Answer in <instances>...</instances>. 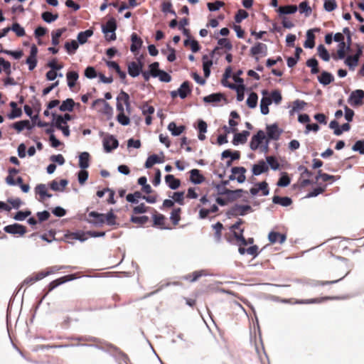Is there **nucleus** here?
<instances>
[{"mask_svg": "<svg viewBox=\"0 0 364 364\" xmlns=\"http://www.w3.org/2000/svg\"><path fill=\"white\" fill-rule=\"evenodd\" d=\"M178 95L181 99H185L188 94L191 92L190 82L188 81L183 82L178 88Z\"/></svg>", "mask_w": 364, "mask_h": 364, "instance_id": "nucleus-29", "label": "nucleus"}, {"mask_svg": "<svg viewBox=\"0 0 364 364\" xmlns=\"http://www.w3.org/2000/svg\"><path fill=\"white\" fill-rule=\"evenodd\" d=\"M232 174L229 176L231 181L237 180L238 183H242L246 180L245 173L247 169L243 166H235L231 169Z\"/></svg>", "mask_w": 364, "mask_h": 364, "instance_id": "nucleus-3", "label": "nucleus"}, {"mask_svg": "<svg viewBox=\"0 0 364 364\" xmlns=\"http://www.w3.org/2000/svg\"><path fill=\"white\" fill-rule=\"evenodd\" d=\"M291 179L287 173H283L277 185L279 187H286L289 185Z\"/></svg>", "mask_w": 364, "mask_h": 364, "instance_id": "nucleus-57", "label": "nucleus"}, {"mask_svg": "<svg viewBox=\"0 0 364 364\" xmlns=\"http://www.w3.org/2000/svg\"><path fill=\"white\" fill-rule=\"evenodd\" d=\"M88 215L90 218H93V220H88L90 223H92L94 225H102L105 223V214L92 211L89 213Z\"/></svg>", "mask_w": 364, "mask_h": 364, "instance_id": "nucleus-18", "label": "nucleus"}, {"mask_svg": "<svg viewBox=\"0 0 364 364\" xmlns=\"http://www.w3.org/2000/svg\"><path fill=\"white\" fill-rule=\"evenodd\" d=\"M267 133L268 138L273 140H277L281 134V132L275 124L267 127Z\"/></svg>", "mask_w": 364, "mask_h": 364, "instance_id": "nucleus-20", "label": "nucleus"}, {"mask_svg": "<svg viewBox=\"0 0 364 364\" xmlns=\"http://www.w3.org/2000/svg\"><path fill=\"white\" fill-rule=\"evenodd\" d=\"M37 53L38 48L36 45H33L31 48L30 55L26 59V63L28 65V70H33L37 65Z\"/></svg>", "mask_w": 364, "mask_h": 364, "instance_id": "nucleus-11", "label": "nucleus"}, {"mask_svg": "<svg viewBox=\"0 0 364 364\" xmlns=\"http://www.w3.org/2000/svg\"><path fill=\"white\" fill-rule=\"evenodd\" d=\"M348 102L353 106H360L364 104V91L356 90L353 91L348 98Z\"/></svg>", "mask_w": 364, "mask_h": 364, "instance_id": "nucleus-5", "label": "nucleus"}, {"mask_svg": "<svg viewBox=\"0 0 364 364\" xmlns=\"http://www.w3.org/2000/svg\"><path fill=\"white\" fill-rule=\"evenodd\" d=\"M250 55L259 60L258 55L266 56L267 55V46L263 43L258 42L250 49Z\"/></svg>", "mask_w": 364, "mask_h": 364, "instance_id": "nucleus-7", "label": "nucleus"}, {"mask_svg": "<svg viewBox=\"0 0 364 364\" xmlns=\"http://www.w3.org/2000/svg\"><path fill=\"white\" fill-rule=\"evenodd\" d=\"M213 65V61L208 59L207 55L203 56V69L205 77H208L210 74V67Z\"/></svg>", "mask_w": 364, "mask_h": 364, "instance_id": "nucleus-36", "label": "nucleus"}, {"mask_svg": "<svg viewBox=\"0 0 364 364\" xmlns=\"http://www.w3.org/2000/svg\"><path fill=\"white\" fill-rule=\"evenodd\" d=\"M346 43H339L336 55H333L334 60L343 59L346 57Z\"/></svg>", "mask_w": 364, "mask_h": 364, "instance_id": "nucleus-50", "label": "nucleus"}, {"mask_svg": "<svg viewBox=\"0 0 364 364\" xmlns=\"http://www.w3.org/2000/svg\"><path fill=\"white\" fill-rule=\"evenodd\" d=\"M306 65L311 68V73L312 74H317L319 72L318 63L316 59L311 58L306 61Z\"/></svg>", "mask_w": 364, "mask_h": 364, "instance_id": "nucleus-53", "label": "nucleus"}, {"mask_svg": "<svg viewBox=\"0 0 364 364\" xmlns=\"http://www.w3.org/2000/svg\"><path fill=\"white\" fill-rule=\"evenodd\" d=\"M206 275L204 270L196 271L187 275L186 279L190 282H193L197 281L200 277Z\"/></svg>", "mask_w": 364, "mask_h": 364, "instance_id": "nucleus-56", "label": "nucleus"}, {"mask_svg": "<svg viewBox=\"0 0 364 364\" xmlns=\"http://www.w3.org/2000/svg\"><path fill=\"white\" fill-rule=\"evenodd\" d=\"M319 82L323 85H329L334 80L333 76L326 71L321 73V75L318 77Z\"/></svg>", "mask_w": 364, "mask_h": 364, "instance_id": "nucleus-32", "label": "nucleus"}, {"mask_svg": "<svg viewBox=\"0 0 364 364\" xmlns=\"http://www.w3.org/2000/svg\"><path fill=\"white\" fill-rule=\"evenodd\" d=\"M250 136L249 131H242L241 133H236L234 136L232 143L235 145H237L239 144H245L247 137Z\"/></svg>", "mask_w": 364, "mask_h": 364, "instance_id": "nucleus-24", "label": "nucleus"}, {"mask_svg": "<svg viewBox=\"0 0 364 364\" xmlns=\"http://www.w3.org/2000/svg\"><path fill=\"white\" fill-rule=\"evenodd\" d=\"M117 102L124 104V105L127 106V107H129L130 106L129 96L127 92H125L123 90H122L119 95L117 96Z\"/></svg>", "mask_w": 364, "mask_h": 364, "instance_id": "nucleus-47", "label": "nucleus"}, {"mask_svg": "<svg viewBox=\"0 0 364 364\" xmlns=\"http://www.w3.org/2000/svg\"><path fill=\"white\" fill-rule=\"evenodd\" d=\"M43 279V276L41 274V272H38L35 274H33L30 277H26L23 282H22V286L23 285H27V286H29V285H32L33 284H34L35 282H36L37 281H39L41 279Z\"/></svg>", "mask_w": 364, "mask_h": 364, "instance_id": "nucleus-35", "label": "nucleus"}, {"mask_svg": "<svg viewBox=\"0 0 364 364\" xmlns=\"http://www.w3.org/2000/svg\"><path fill=\"white\" fill-rule=\"evenodd\" d=\"M190 181L195 184H200L205 181V177L198 169L195 168L190 171Z\"/></svg>", "mask_w": 364, "mask_h": 364, "instance_id": "nucleus-23", "label": "nucleus"}, {"mask_svg": "<svg viewBox=\"0 0 364 364\" xmlns=\"http://www.w3.org/2000/svg\"><path fill=\"white\" fill-rule=\"evenodd\" d=\"M165 181L168 187L173 190L177 189L181 185L180 180L176 178L173 175L171 174L166 175L165 176Z\"/></svg>", "mask_w": 364, "mask_h": 364, "instance_id": "nucleus-28", "label": "nucleus"}, {"mask_svg": "<svg viewBox=\"0 0 364 364\" xmlns=\"http://www.w3.org/2000/svg\"><path fill=\"white\" fill-rule=\"evenodd\" d=\"M10 28L14 32H15L16 36H18V37H22V36H25V34H26L24 28L23 27H21L20 26V24L18 23H14L12 25V27Z\"/></svg>", "mask_w": 364, "mask_h": 364, "instance_id": "nucleus-60", "label": "nucleus"}, {"mask_svg": "<svg viewBox=\"0 0 364 364\" xmlns=\"http://www.w3.org/2000/svg\"><path fill=\"white\" fill-rule=\"evenodd\" d=\"M93 107H100L98 109L99 112H102L107 117V118H110L112 115V107L109 105L108 102H107L103 99H97L95 100L92 103Z\"/></svg>", "mask_w": 364, "mask_h": 364, "instance_id": "nucleus-2", "label": "nucleus"}, {"mask_svg": "<svg viewBox=\"0 0 364 364\" xmlns=\"http://www.w3.org/2000/svg\"><path fill=\"white\" fill-rule=\"evenodd\" d=\"M314 39H315V36L313 33L312 30H309L306 33V40L304 44V47L313 48L315 46Z\"/></svg>", "mask_w": 364, "mask_h": 364, "instance_id": "nucleus-43", "label": "nucleus"}, {"mask_svg": "<svg viewBox=\"0 0 364 364\" xmlns=\"http://www.w3.org/2000/svg\"><path fill=\"white\" fill-rule=\"evenodd\" d=\"M258 96L256 92H251L247 99V105L250 108H255L257 105Z\"/></svg>", "mask_w": 364, "mask_h": 364, "instance_id": "nucleus-52", "label": "nucleus"}, {"mask_svg": "<svg viewBox=\"0 0 364 364\" xmlns=\"http://www.w3.org/2000/svg\"><path fill=\"white\" fill-rule=\"evenodd\" d=\"M119 145L117 139L112 135H107L103 139V146L106 152H110Z\"/></svg>", "mask_w": 364, "mask_h": 364, "instance_id": "nucleus-10", "label": "nucleus"}, {"mask_svg": "<svg viewBox=\"0 0 364 364\" xmlns=\"http://www.w3.org/2000/svg\"><path fill=\"white\" fill-rule=\"evenodd\" d=\"M2 70H4L7 75L11 73V63L5 60L4 58H0V73H1Z\"/></svg>", "mask_w": 364, "mask_h": 364, "instance_id": "nucleus-51", "label": "nucleus"}, {"mask_svg": "<svg viewBox=\"0 0 364 364\" xmlns=\"http://www.w3.org/2000/svg\"><path fill=\"white\" fill-rule=\"evenodd\" d=\"M185 126L177 127L176 124L171 122L168 125V129L171 132L173 136H179L185 130Z\"/></svg>", "mask_w": 364, "mask_h": 364, "instance_id": "nucleus-37", "label": "nucleus"}, {"mask_svg": "<svg viewBox=\"0 0 364 364\" xmlns=\"http://www.w3.org/2000/svg\"><path fill=\"white\" fill-rule=\"evenodd\" d=\"M153 226L156 227L159 229H171L169 227L166 226V217L161 214L158 213L155 209H153Z\"/></svg>", "mask_w": 364, "mask_h": 364, "instance_id": "nucleus-6", "label": "nucleus"}, {"mask_svg": "<svg viewBox=\"0 0 364 364\" xmlns=\"http://www.w3.org/2000/svg\"><path fill=\"white\" fill-rule=\"evenodd\" d=\"M78 47V43L75 40H73L70 42H66L65 43V48L69 54H74Z\"/></svg>", "mask_w": 364, "mask_h": 364, "instance_id": "nucleus-48", "label": "nucleus"}, {"mask_svg": "<svg viewBox=\"0 0 364 364\" xmlns=\"http://www.w3.org/2000/svg\"><path fill=\"white\" fill-rule=\"evenodd\" d=\"M66 31V28H59L55 31H53L51 36H52V44L54 46H57L60 43V38L61 37L62 34Z\"/></svg>", "mask_w": 364, "mask_h": 364, "instance_id": "nucleus-41", "label": "nucleus"}, {"mask_svg": "<svg viewBox=\"0 0 364 364\" xmlns=\"http://www.w3.org/2000/svg\"><path fill=\"white\" fill-rule=\"evenodd\" d=\"M68 85L72 89L75 87L76 82L79 77V75L76 71H69L66 74Z\"/></svg>", "mask_w": 364, "mask_h": 364, "instance_id": "nucleus-33", "label": "nucleus"}, {"mask_svg": "<svg viewBox=\"0 0 364 364\" xmlns=\"http://www.w3.org/2000/svg\"><path fill=\"white\" fill-rule=\"evenodd\" d=\"M272 202L275 204L281 205L284 207H287L291 205L292 200L289 197H280L278 196H274L272 198Z\"/></svg>", "mask_w": 364, "mask_h": 364, "instance_id": "nucleus-31", "label": "nucleus"}, {"mask_svg": "<svg viewBox=\"0 0 364 364\" xmlns=\"http://www.w3.org/2000/svg\"><path fill=\"white\" fill-rule=\"evenodd\" d=\"M173 198V200L174 202H176L181 205H184V192H175L173 193V196H171Z\"/></svg>", "mask_w": 364, "mask_h": 364, "instance_id": "nucleus-59", "label": "nucleus"}, {"mask_svg": "<svg viewBox=\"0 0 364 364\" xmlns=\"http://www.w3.org/2000/svg\"><path fill=\"white\" fill-rule=\"evenodd\" d=\"M93 35V31L91 29L86 30L85 31L80 32L77 35V41L80 44L87 42V38Z\"/></svg>", "mask_w": 364, "mask_h": 364, "instance_id": "nucleus-42", "label": "nucleus"}, {"mask_svg": "<svg viewBox=\"0 0 364 364\" xmlns=\"http://www.w3.org/2000/svg\"><path fill=\"white\" fill-rule=\"evenodd\" d=\"M252 210V208L249 205H233L227 213L229 217L230 216H238L245 215L249 211Z\"/></svg>", "mask_w": 364, "mask_h": 364, "instance_id": "nucleus-4", "label": "nucleus"}, {"mask_svg": "<svg viewBox=\"0 0 364 364\" xmlns=\"http://www.w3.org/2000/svg\"><path fill=\"white\" fill-rule=\"evenodd\" d=\"M222 100H225V97L222 93H213L203 97V102L205 103H217Z\"/></svg>", "mask_w": 364, "mask_h": 364, "instance_id": "nucleus-25", "label": "nucleus"}, {"mask_svg": "<svg viewBox=\"0 0 364 364\" xmlns=\"http://www.w3.org/2000/svg\"><path fill=\"white\" fill-rule=\"evenodd\" d=\"M225 5V3L221 1H215L214 2L208 3L207 6L210 11H215L219 10L221 7Z\"/></svg>", "mask_w": 364, "mask_h": 364, "instance_id": "nucleus-61", "label": "nucleus"}, {"mask_svg": "<svg viewBox=\"0 0 364 364\" xmlns=\"http://www.w3.org/2000/svg\"><path fill=\"white\" fill-rule=\"evenodd\" d=\"M336 267L337 269L343 270L341 277H340L339 278H338L336 279L331 280V281H316L315 284L317 286H325L327 284H336V283L338 282L339 281H341V279H343L345 277H346L350 271L348 269L347 260L346 259H343L341 260V262L339 263Z\"/></svg>", "mask_w": 364, "mask_h": 364, "instance_id": "nucleus-1", "label": "nucleus"}, {"mask_svg": "<svg viewBox=\"0 0 364 364\" xmlns=\"http://www.w3.org/2000/svg\"><path fill=\"white\" fill-rule=\"evenodd\" d=\"M132 44L130 50L132 53L138 51L142 46V40L137 36L136 33H133L131 36Z\"/></svg>", "mask_w": 364, "mask_h": 364, "instance_id": "nucleus-22", "label": "nucleus"}, {"mask_svg": "<svg viewBox=\"0 0 364 364\" xmlns=\"http://www.w3.org/2000/svg\"><path fill=\"white\" fill-rule=\"evenodd\" d=\"M117 216L113 213L112 210L105 214V223L108 225H114L117 224L116 222Z\"/></svg>", "mask_w": 364, "mask_h": 364, "instance_id": "nucleus-64", "label": "nucleus"}, {"mask_svg": "<svg viewBox=\"0 0 364 364\" xmlns=\"http://www.w3.org/2000/svg\"><path fill=\"white\" fill-rule=\"evenodd\" d=\"M36 194H38L42 198L45 197L50 198L51 194L47 193V188L45 184H38L35 188Z\"/></svg>", "mask_w": 364, "mask_h": 364, "instance_id": "nucleus-44", "label": "nucleus"}, {"mask_svg": "<svg viewBox=\"0 0 364 364\" xmlns=\"http://www.w3.org/2000/svg\"><path fill=\"white\" fill-rule=\"evenodd\" d=\"M161 160L160 159V158L157 155L153 154V155L149 156L147 158L144 166L146 168H150L155 164L161 163Z\"/></svg>", "mask_w": 364, "mask_h": 364, "instance_id": "nucleus-46", "label": "nucleus"}, {"mask_svg": "<svg viewBox=\"0 0 364 364\" xmlns=\"http://www.w3.org/2000/svg\"><path fill=\"white\" fill-rule=\"evenodd\" d=\"M227 87L235 90L237 92V100L239 102H241L244 99V92H245V85H237L235 84H226Z\"/></svg>", "mask_w": 364, "mask_h": 364, "instance_id": "nucleus-27", "label": "nucleus"}, {"mask_svg": "<svg viewBox=\"0 0 364 364\" xmlns=\"http://www.w3.org/2000/svg\"><path fill=\"white\" fill-rule=\"evenodd\" d=\"M76 277H75V274H68V275L62 277L60 278H58L55 280H53V282H51L49 284V285L48 287V291L46 292V294H48L50 291H53L55 288H56L59 285H60L65 282L73 280Z\"/></svg>", "mask_w": 364, "mask_h": 364, "instance_id": "nucleus-9", "label": "nucleus"}, {"mask_svg": "<svg viewBox=\"0 0 364 364\" xmlns=\"http://www.w3.org/2000/svg\"><path fill=\"white\" fill-rule=\"evenodd\" d=\"M244 229L242 228L240 230V232H234V237L237 240L238 245L246 246L248 244H252L254 242V239L250 237L246 240L243 236Z\"/></svg>", "mask_w": 364, "mask_h": 364, "instance_id": "nucleus-17", "label": "nucleus"}, {"mask_svg": "<svg viewBox=\"0 0 364 364\" xmlns=\"http://www.w3.org/2000/svg\"><path fill=\"white\" fill-rule=\"evenodd\" d=\"M298 9L296 5H287L279 7L277 11L279 14H294Z\"/></svg>", "mask_w": 364, "mask_h": 364, "instance_id": "nucleus-40", "label": "nucleus"}, {"mask_svg": "<svg viewBox=\"0 0 364 364\" xmlns=\"http://www.w3.org/2000/svg\"><path fill=\"white\" fill-rule=\"evenodd\" d=\"M317 50L320 58H321L324 61L329 60L330 55L323 45H319L317 48Z\"/></svg>", "mask_w": 364, "mask_h": 364, "instance_id": "nucleus-54", "label": "nucleus"}, {"mask_svg": "<svg viewBox=\"0 0 364 364\" xmlns=\"http://www.w3.org/2000/svg\"><path fill=\"white\" fill-rule=\"evenodd\" d=\"M262 191V196H267L269 194L268 184L266 181H262L257 183L254 187L251 188L250 191L253 196L257 195L259 191Z\"/></svg>", "mask_w": 364, "mask_h": 364, "instance_id": "nucleus-15", "label": "nucleus"}, {"mask_svg": "<svg viewBox=\"0 0 364 364\" xmlns=\"http://www.w3.org/2000/svg\"><path fill=\"white\" fill-rule=\"evenodd\" d=\"M149 218L146 215L143 216H132L130 221L133 223L143 225L149 221Z\"/></svg>", "mask_w": 364, "mask_h": 364, "instance_id": "nucleus-55", "label": "nucleus"}, {"mask_svg": "<svg viewBox=\"0 0 364 364\" xmlns=\"http://www.w3.org/2000/svg\"><path fill=\"white\" fill-rule=\"evenodd\" d=\"M268 238L271 243L279 242L282 244L285 242L287 237L284 234L272 231L269 233Z\"/></svg>", "mask_w": 364, "mask_h": 364, "instance_id": "nucleus-21", "label": "nucleus"}, {"mask_svg": "<svg viewBox=\"0 0 364 364\" xmlns=\"http://www.w3.org/2000/svg\"><path fill=\"white\" fill-rule=\"evenodd\" d=\"M161 11L164 13H171L173 15H176V12L172 9V4L170 1H164L161 4Z\"/></svg>", "mask_w": 364, "mask_h": 364, "instance_id": "nucleus-62", "label": "nucleus"}, {"mask_svg": "<svg viewBox=\"0 0 364 364\" xmlns=\"http://www.w3.org/2000/svg\"><path fill=\"white\" fill-rule=\"evenodd\" d=\"M323 7L327 11H333L337 8L336 0H325Z\"/></svg>", "mask_w": 364, "mask_h": 364, "instance_id": "nucleus-63", "label": "nucleus"}, {"mask_svg": "<svg viewBox=\"0 0 364 364\" xmlns=\"http://www.w3.org/2000/svg\"><path fill=\"white\" fill-rule=\"evenodd\" d=\"M68 183V181L66 179H61L60 182H58L56 180H53L50 183V188L55 191H63Z\"/></svg>", "mask_w": 364, "mask_h": 364, "instance_id": "nucleus-30", "label": "nucleus"}, {"mask_svg": "<svg viewBox=\"0 0 364 364\" xmlns=\"http://www.w3.org/2000/svg\"><path fill=\"white\" fill-rule=\"evenodd\" d=\"M142 68L143 63L141 60L138 63L132 61L128 65V73L133 77H137L141 72Z\"/></svg>", "mask_w": 364, "mask_h": 364, "instance_id": "nucleus-13", "label": "nucleus"}, {"mask_svg": "<svg viewBox=\"0 0 364 364\" xmlns=\"http://www.w3.org/2000/svg\"><path fill=\"white\" fill-rule=\"evenodd\" d=\"M117 21L114 17H111L107 21L105 25L102 26V32L105 34L109 33H114L117 30Z\"/></svg>", "mask_w": 364, "mask_h": 364, "instance_id": "nucleus-19", "label": "nucleus"}, {"mask_svg": "<svg viewBox=\"0 0 364 364\" xmlns=\"http://www.w3.org/2000/svg\"><path fill=\"white\" fill-rule=\"evenodd\" d=\"M75 106V102L73 99L68 98L64 100L60 105L59 109L62 112H72Z\"/></svg>", "mask_w": 364, "mask_h": 364, "instance_id": "nucleus-39", "label": "nucleus"}, {"mask_svg": "<svg viewBox=\"0 0 364 364\" xmlns=\"http://www.w3.org/2000/svg\"><path fill=\"white\" fill-rule=\"evenodd\" d=\"M41 17L44 21L47 23H51L58 18V14H53L49 11H45L42 14Z\"/></svg>", "mask_w": 364, "mask_h": 364, "instance_id": "nucleus-58", "label": "nucleus"}, {"mask_svg": "<svg viewBox=\"0 0 364 364\" xmlns=\"http://www.w3.org/2000/svg\"><path fill=\"white\" fill-rule=\"evenodd\" d=\"M90 154L87 152H82L79 156V166L82 168L89 167Z\"/></svg>", "mask_w": 364, "mask_h": 364, "instance_id": "nucleus-38", "label": "nucleus"}, {"mask_svg": "<svg viewBox=\"0 0 364 364\" xmlns=\"http://www.w3.org/2000/svg\"><path fill=\"white\" fill-rule=\"evenodd\" d=\"M263 97L260 102V109L263 114H267L269 112V105L272 104V99L268 97L269 92L267 90L262 91Z\"/></svg>", "mask_w": 364, "mask_h": 364, "instance_id": "nucleus-14", "label": "nucleus"}, {"mask_svg": "<svg viewBox=\"0 0 364 364\" xmlns=\"http://www.w3.org/2000/svg\"><path fill=\"white\" fill-rule=\"evenodd\" d=\"M4 230L7 233L20 236L23 235L27 232L26 228L18 223L6 225L4 228Z\"/></svg>", "mask_w": 364, "mask_h": 364, "instance_id": "nucleus-8", "label": "nucleus"}, {"mask_svg": "<svg viewBox=\"0 0 364 364\" xmlns=\"http://www.w3.org/2000/svg\"><path fill=\"white\" fill-rule=\"evenodd\" d=\"M181 212L182 210L181 208H176L172 210L170 215V220L174 226L178 225V223L181 220Z\"/></svg>", "mask_w": 364, "mask_h": 364, "instance_id": "nucleus-34", "label": "nucleus"}, {"mask_svg": "<svg viewBox=\"0 0 364 364\" xmlns=\"http://www.w3.org/2000/svg\"><path fill=\"white\" fill-rule=\"evenodd\" d=\"M362 54V50L359 48L354 55H349L345 60V63L350 69L354 70L357 66L359 58Z\"/></svg>", "mask_w": 364, "mask_h": 364, "instance_id": "nucleus-16", "label": "nucleus"}, {"mask_svg": "<svg viewBox=\"0 0 364 364\" xmlns=\"http://www.w3.org/2000/svg\"><path fill=\"white\" fill-rule=\"evenodd\" d=\"M198 129L199 131L198 139L203 141L205 139L204 133L207 132V124L203 120H199L198 124Z\"/></svg>", "mask_w": 364, "mask_h": 364, "instance_id": "nucleus-45", "label": "nucleus"}, {"mask_svg": "<svg viewBox=\"0 0 364 364\" xmlns=\"http://www.w3.org/2000/svg\"><path fill=\"white\" fill-rule=\"evenodd\" d=\"M264 139V132L262 130L258 131L257 133L252 137L250 144V149L254 151L257 149Z\"/></svg>", "mask_w": 364, "mask_h": 364, "instance_id": "nucleus-12", "label": "nucleus"}, {"mask_svg": "<svg viewBox=\"0 0 364 364\" xmlns=\"http://www.w3.org/2000/svg\"><path fill=\"white\" fill-rule=\"evenodd\" d=\"M213 228L215 230L214 237L217 242H220L222 237V230L223 225L220 222H218L216 224L213 225Z\"/></svg>", "mask_w": 364, "mask_h": 364, "instance_id": "nucleus-49", "label": "nucleus"}, {"mask_svg": "<svg viewBox=\"0 0 364 364\" xmlns=\"http://www.w3.org/2000/svg\"><path fill=\"white\" fill-rule=\"evenodd\" d=\"M269 168L264 161H259L258 164L252 166L253 175L258 176L262 173L267 172Z\"/></svg>", "mask_w": 364, "mask_h": 364, "instance_id": "nucleus-26", "label": "nucleus"}]
</instances>
